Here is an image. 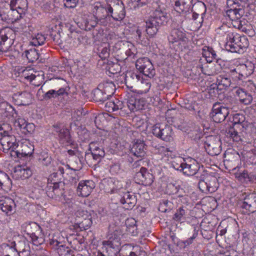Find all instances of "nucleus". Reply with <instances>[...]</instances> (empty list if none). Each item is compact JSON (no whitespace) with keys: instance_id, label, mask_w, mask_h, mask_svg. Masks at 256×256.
Masks as SVG:
<instances>
[{"instance_id":"49","label":"nucleus","mask_w":256,"mask_h":256,"mask_svg":"<svg viewBox=\"0 0 256 256\" xmlns=\"http://www.w3.org/2000/svg\"><path fill=\"white\" fill-rule=\"evenodd\" d=\"M106 69L112 74H116L120 72L121 66L118 62H114L112 61H108Z\"/></svg>"},{"instance_id":"63","label":"nucleus","mask_w":256,"mask_h":256,"mask_svg":"<svg viewBox=\"0 0 256 256\" xmlns=\"http://www.w3.org/2000/svg\"><path fill=\"white\" fill-rule=\"evenodd\" d=\"M27 122H26L24 118H18L16 120L15 124H17V126H18L20 129L22 130Z\"/></svg>"},{"instance_id":"60","label":"nucleus","mask_w":256,"mask_h":256,"mask_svg":"<svg viewBox=\"0 0 256 256\" xmlns=\"http://www.w3.org/2000/svg\"><path fill=\"white\" fill-rule=\"evenodd\" d=\"M50 244L53 247V248H56L58 251V248L60 247V245H64L62 242H60L57 239H54V238L50 240Z\"/></svg>"},{"instance_id":"16","label":"nucleus","mask_w":256,"mask_h":256,"mask_svg":"<svg viewBox=\"0 0 256 256\" xmlns=\"http://www.w3.org/2000/svg\"><path fill=\"white\" fill-rule=\"evenodd\" d=\"M182 161L178 166H174V168L182 172L184 174L187 176H193L196 175V176H198V174H201L198 172V166L194 161L190 160V163L186 162L184 160Z\"/></svg>"},{"instance_id":"38","label":"nucleus","mask_w":256,"mask_h":256,"mask_svg":"<svg viewBox=\"0 0 256 256\" xmlns=\"http://www.w3.org/2000/svg\"><path fill=\"white\" fill-rule=\"evenodd\" d=\"M59 140L60 142L63 144H66L67 145H72L73 144L74 142L72 139L71 136L70 132L68 128H64L58 134Z\"/></svg>"},{"instance_id":"11","label":"nucleus","mask_w":256,"mask_h":256,"mask_svg":"<svg viewBox=\"0 0 256 256\" xmlns=\"http://www.w3.org/2000/svg\"><path fill=\"white\" fill-rule=\"evenodd\" d=\"M221 144L222 142L219 138L210 136L206 141L204 147L210 155L215 156L220 153L222 151Z\"/></svg>"},{"instance_id":"22","label":"nucleus","mask_w":256,"mask_h":256,"mask_svg":"<svg viewBox=\"0 0 256 256\" xmlns=\"http://www.w3.org/2000/svg\"><path fill=\"white\" fill-rule=\"evenodd\" d=\"M104 190L107 193L114 194L118 193L119 194H122V186L120 185V182L118 180H114L112 179H108L104 180Z\"/></svg>"},{"instance_id":"42","label":"nucleus","mask_w":256,"mask_h":256,"mask_svg":"<svg viewBox=\"0 0 256 256\" xmlns=\"http://www.w3.org/2000/svg\"><path fill=\"white\" fill-rule=\"evenodd\" d=\"M65 93H66V89L63 88H60L58 90H51L44 94L43 98L45 100H48L52 98H56L64 95Z\"/></svg>"},{"instance_id":"37","label":"nucleus","mask_w":256,"mask_h":256,"mask_svg":"<svg viewBox=\"0 0 256 256\" xmlns=\"http://www.w3.org/2000/svg\"><path fill=\"white\" fill-rule=\"evenodd\" d=\"M104 92L108 95V96H111L116 90V86L114 83L112 81H106L98 84Z\"/></svg>"},{"instance_id":"14","label":"nucleus","mask_w":256,"mask_h":256,"mask_svg":"<svg viewBox=\"0 0 256 256\" xmlns=\"http://www.w3.org/2000/svg\"><path fill=\"white\" fill-rule=\"evenodd\" d=\"M136 182L146 186H150L154 182V176L150 173L147 168L141 167L138 172H136L134 176Z\"/></svg>"},{"instance_id":"3","label":"nucleus","mask_w":256,"mask_h":256,"mask_svg":"<svg viewBox=\"0 0 256 256\" xmlns=\"http://www.w3.org/2000/svg\"><path fill=\"white\" fill-rule=\"evenodd\" d=\"M195 178L198 179V188L202 192L212 194L215 192L219 186L218 180L214 176L204 173L198 174Z\"/></svg>"},{"instance_id":"6","label":"nucleus","mask_w":256,"mask_h":256,"mask_svg":"<svg viewBox=\"0 0 256 256\" xmlns=\"http://www.w3.org/2000/svg\"><path fill=\"white\" fill-rule=\"evenodd\" d=\"M14 31L10 28L4 27L0 29V50L7 52L11 48L12 42L14 39Z\"/></svg>"},{"instance_id":"5","label":"nucleus","mask_w":256,"mask_h":256,"mask_svg":"<svg viewBox=\"0 0 256 256\" xmlns=\"http://www.w3.org/2000/svg\"><path fill=\"white\" fill-rule=\"evenodd\" d=\"M152 131L154 136L164 141L170 142L173 140L174 132L170 125L156 124L152 126Z\"/></svg>"},{"instance_id":"21","label":"nucleus","mask_w":256,"mask_h":256,"mask_svg":"<svg viewBox=\"0 0 256 256\" xmlns=\"http://www.w3.org/2000/svg\"><path fill=\"white\" fill-rule=\"evenodd\" d=\"M120 198V202L121 204L124 205V208L127 210H131L135 206L136 202V196L134 194H131L128 192H124L122 190Z\"/></svg>"},{"instance_id":"15","label":"nucleus","mask_w":256,"mask_h":256,"mask_svg":"<svg viewBox=\"0 0 256 256\" xmlns=\"http://www.w3.org/2000/svg\"><path fill=\"white\" fill-rule=\"evenodd\" d=\"M92 12L94 18H110V14H112L113 9L111 5L108 4H102L96 2L94 4Z\"/></svg>"},{"instance_id":"52","label":"nucleus","mask_w":256,"mask_h":256,"mask_svg":"<svg viewBox=\"0 0 256 256\" xmlns=\"http://www.w3.org/2000/svg\"><path fill=\"white\" fill-rule=\"evenodd\" d=\"M38 160L40 164L48 166L51 163L52 158L48 152H42L39 156Z\"/></svg>"},{"instance_id":"13","label":"nucleus","mask_w":256,"mask_h":256,"mask_svg":"<svg viewBox=\"0 0 256 256\" xmlns=\"http://www.w3.org/2000/svg\"><path fill=\"white\" fill-rule=\"evenodd\" d=\"M240 200H242L240 207L253 213L256 211V194L253 193L246 194L243 193L242 194Z\"/></svg>"},{"instance_id":"19","label":"nucleus","mask_w":256,"mask_h":256,"mask_svg":"<svg viewBox=\"0 0 256 256\" xmlns=\"http://www.w3.org/2000/svg\"><path fill=\"white\" fill-rule=\"evenodd\" d=\"M15 206L14 200L11 198L3 196H0V209L7 216H10L15 212Z\"/></svg>"},{"instance_id":"1","label":"nucleus","mask_w":256,"mask_h":256,"mask_svg":"<svg viewBox=\"0 0 256 256\" xmlns=\"http://www.w3.org/2000/svg\"><path fill=\"white\" fill-rule=\"evenodd\" d=\"M138 3V6L147 4L154 12L146 22V31L150 37L155 36L160 28L166 25L169 20V16L164 10H162L154 0H134Z\"/></svg>"},{"instance_id":"2","label":"nucleus","mask_w":256,"mask_h":256,"mask_svg":"<svg viewBox=\"0 0 256 256\" xmlns=\"http://www.w3.org/2000/svg\"><path fill=\"white\" fill-rule=\"evenodd\" d=\"M245 117L240 114L233 116L232 126L226 130L225 135L232 142H242L244 141L246 128L244 126Z\"/></svg>"},{"instance_id":"17","label":"nucleus","mask_w":256,"mask_h":256,"mask_svg":"<svg viewBox=\"0 0 256 256\" xmlns=\"http://www.w3.org/2000/svg\"><path fill=\"white\" fill-rule=\"evenodd\" d=\"M122 236V232L118 227H116L113 232L108 234L107 240L102 242L103 244H108L120 248L121 246V238Z\"/></svg>"},{"instance_id":"33","label":"nucleus","mask_w":256,"mask_h":256,"mask_svg":"<svg viewBox=\"0 0 256 256\" xmlns=\"http://www.w3.org/2000/svg\"><path fill=\"white\" fill-rule=\"evenodd\" d=\"M202 50L203 56L206 58L208 62L210 63L212 61V60L214 59L216 60V62L218 63L221 60L213 48L209 46H204Z\"/></svg>"},{"instance_id":"27","label":"nucleus","mask_w":256,"mask_h":256,"mask_svg":"<svg viewBox=\"0 0 256 256\" xmlns=\"http://www.w3.org/2000/svg\"><path fill=\"white\" fill-rule=\"evenodd\" d=\"M254 69V66L251 63H248V64H243L240 65L237 67L236 68L234 69V71L238 74V78L242 80L243 78H245L248 75L250 74L253 72Z\"/></svg>"},{"instance_id":"54","label":"nucleus","mask_w":256,"mask_h":256,"mask_svg":"<svg viewBox=\"0 0 256 256\" xmlns=\"http://www.w3.org/2000/svg\"><path fill=\"white\" fill-rule=\"evenodd\" d=\"M198 230L196 229V227L194 228V229L192 231V236H190L188 239L182 241V243L184 244V246H187L192 244L195 239L198 236Z\"/></svg>"},{"instance_id":"18","label":"nucleus","mask_w":256,"mask_h":256,"mask_svg":"<svg viewBox=\"0 0 256 256\" xmlns=\"http://www.w3.org/2000/svg\"><path fill=\"white\" fill-rule=\"evenodd\" d=\"M12 100L15 104L18 106H28L32 102V94L27 92H18L12 96Z\"/></svg>"},{"instance_id":"36","label":"nucleus","mask_w":256,"mask_h":256,"mask_svg":"<svg viewBox=\"0 0 256 256\" xmlns=\"http://www.w3.org/2000/svg\"><path fill=\"white\" fill-rule=\"evenodd\" d=\"M232 38V42L238 46L240 50L248 47V40L246 36H241L236 34L235 35L233 34Z\"/></svg>"},{"instance_id":"47","label":"nucleus","mask_w":256,"mask_h":256,"mask_svg":"<svg viewBox=\"0 0 256 256\" xmlns=\"http://www.w3.org/2000/svg\"><path fill=\"white\" fill-rule=\"evenodd\" d=\"M24 53L29 62H34L37 60L39 58V54L36 48L26 50Z\"/></svg>"},{"instance_id":"30","label":"nucleus","mask_w":256,"mask_h":256,"mask_svg":"<svg viewBox=\"0 0 256 256\" xmlns=\"http://www.w3.org/2000/svg\"><path fill=\"white\" fill-rule=\"evenodd\" d=\"M102 250V252L98 251L96 256H117L120 251H122L118 248L108 244H103Z\"/></svg>"},{"instance_id":"64","label":"nucleus","mask_w":256,"mask_h":256,"mask_svg":"<svg viewBox=\"0 0 256 256\" xmlns=\"http://www.w3.org/2000/svg\"><path fill=\"white\" fill-rule=\"evenodd\" d=\"M11 140L16 141L14 136H4V138H1L0 142L2 145H6V143L8 142L9 141H11Z\"/></svg>"},{"instance_id":"24","label":"nucleus","mask_w":256,"mask_h":256,"mask_svg":"<svg viewBox=\"0 0 256 256\" xmlns=\"http://www.w3.org/2000/svg\"><path fill=\"white\" fill-rule=\"evenodd\" d=\"M32 174L30 168L27 166H18L15 168L13 177L16 179L24 180L28 178Z\"/></svg>"},{"instance_id":"10","label":"nucleus","mask_w":256,"mask_h":256,"mask_svg":"<svg viewBox=\"0 0 256 256\" xmlns=\"http://www.w3.org/2000/svg\"><path fill=\"white\" fill-rule=\"evenodd\" d=\"M230 84L229 78L220 76L217 78L216 83H213L208 88V93L212 96H216L219 94V92H221L229 87Z\"/></svg>"},{"instance_id":"61","label":"nucleus","mask_w":256,"mask_h":256,"mask_svg":"<svg viewBox=\"0 0 256 256\" xmlns=\"http://www.w3.org/2000/svg\"><path fill=\"white\" fill-rule=\"evenodd\" d=\"M34 128L35 126L33 124L27 122L22 129L24 130L23 132L26 134L27 133H31L34 130Z\"/></svg>"},{"instance_id":"20","label":"nucleus","mask_w":256,"mask_h":256,"mask_svg":"<svg viewBox=\"0 0 256 256\" xmlns=\"http://www.w3.org/2000/svg\"><path fill=\"white\" fill-rule=\"evenodd\" d=\"M95 186V183L92 180H82L79 182L77 188L78 194L83 197H86L90 195Z\"/></svg>"},{"instance_id":"29","label":"nucleus","mask_w":256,"mask_h":256,"mask_svg":"<svg viewBox=\"0 0 256 256\" xmlns=\"http://www.w3.org/2000/svg\"><path fill=\"white\" fill-rule=\"evenodd\" d=\"M186 38V34L184 29L182 28H174L171 30L170 36L168 38V40L170 42L174 43L178 40L185 42Z\"/></svg>"},{"instance_id":"8","label":"nucleus","mask_w":256,"mask_h":256,"mask_svg":"<svg viewBox=\"0 0 256 256\" xmlns=\"http://www.w3.org/2000/svg\"><path fill=\"white\" fill-rule=\"evenodd\" d=\"M136 68L145 76L151 78L155 74V70L150 59L148 58H138L136 62Z\"/></svg>"},{"instance_id":"25","label":"nucleus","mask_w":256,"mask_h":256,"mask_svg":"<svg viewBox=\"0 0 256 256\" xmlns=\"http://www.w3.org/2000/svg\"><path fill=\"white\" fill-rule=\"evenodd\" d=\"M144 141L137 140L130 149V152L137 158H142L146 154V148Z\"/></svg>"},{"instance_id":"41","label":"nucleus","mask_w":256,"mask_h":256,"mask_svg":"<svg viewBox=\"0 0 256 256\" xmlns=\"http://www.w3.org/2000/svg\"><path fill=\"white\" fill-rule=\"evenodd\" d=\"M105 108L107 112H114L122 110L123 108V103L118 100H116V102L109 101L106 104Z\"/></svg>"},{"instance_id":"45","label":"nucleus","mask_w":256,"mask_h":256,"mask_svg":"<svg viewBox=\"0 0 256 256\" xmlns=\"http://www.w3.org/2000/svg\"><path fill=\"white\" fill-rule=\"evenodd\" d=\"M190 5L186 4L182 0H177L175 2L174 8L176 12L181 14L188 12Z\"/></svg>"},{"instance_id":"62","label":"nucleus","mask_w":256,"mask_h":256,"mask_svg":"<svg viewBox=\"0 0 256 256\" xmlns=\"http://www.w3.org/2000/svg\"><path fill=\"white\" fill-rule=\"evenodd\" d=\"M240 180L244 181H250L251 178L247 170H244L242 172L239 174L238 176Z\"/></svg>"},{"instance_id":"39","label":"nucleus","mask_w":256,"mask_h":256,"mask_svg":"<svg viewBox=\"0 0 256 256\" xmlns=\"http://www.w3.org/2000/svg\"><path fill=\"white\" fill-rule=\"evenodd\" d=\"M92 94L94 100L98 102H104L109 98L108 95L98 86L93 90Z\"/></svg>"},{"instance_id":"59","label":"nucleus","mask_w":256,"mask_h":256,"mask_svg":"<svg viewBox=\"0 0 256 256\" xmlns=\"http://www.w3.org/2000/svg\"><path fill=\"white\" fill-rule=\"evenodd\" d=\"M6 145H2L4 149H6L7 150H10V154L12 152H14L15 150V148L17 146L18 143H16V141L12 140L9 141L8 142L6 143Z\"/></svg>"},{"instance_id":"58","label":"nucleus","mask_w":256,"mask_h":256,"mask_svg":"<svg viewBox=\"0 0 256 256\" xmlns=\"http://www.w3.org/2000/svg\"><path fill=\"white\" fill-rule=\"evenodd\" d=\"M166 207L164 210H162V212H170L174 208V204L172 202L168 200H163L162 203L160 204V208Z\"/></svg>"},{"instance_id":"28","label":"nucleus","mask_w":256,"mask_h":256,"mask_svg":"<svg viewBox=\"0 0 256 256\" xmlns=\"http://www.w3.org/2000/svg\"><path fill=\"white\" fill-rule=\"evenodd\" d=\"M113 12L110 14V18H112L116 20H121L125 16V8L122 2H118L112 7Z\"/></svg>"},{"instance_id":"7","label":"nucleus","mask_w":256,"mask_h":256,"mask_svg":"<svg viewBox=\"0 0 256 256\" xmlns=\"http://www.w3.org/2000/svg\"><path fill=\"white\" fill-rule=\"evenodd\" d=\"M230 109H232L230 105L224 106H222L220 103H215L210 113V116L215 122H222L229 114Z\"/></svg>"},{"instance_id":"46","label":"nucleus","mask_w":256,"mask_h":256,"mask_svg":"<svg viewBox=\"0 0 256 256\" xmlns=\"http://www.w3.org/2000/svg\"><path fill=\"white\" fill-rule=\"evenodd\" d=\"M58 253L60 256H75L74 251L66 244L60 246L58 248Z\"/></svg>"},{"instance_id":"32","label":"nucleus","mask_w":256,"mask_h":256,"mask_svg":"<svg viewBox=\"0 0 256 256\" xmlns=\"http://www.w3.org/2000/svg\"><path fill=\"white\" fill-rule=\"evenodd\" d=\"M0 112L5 116L16 117L17 112L15 109L8 102H3L0 103Z\"/></svg>"},{"instance_id":"55","label":"nucleus","mask_w":256,"mask_h":256,"mask_svg":"<svg viewBox=\"0 0 256 256\" xmlns=\"http://www.w3.org/2000/svg\"><path fill=\"white\" fill-rule=\"evenodd\" d=\"M150 86L151 84L148 80H144L142 77V80H140V84H138V86L141 88L142 92L144 93L147 92L149 90Z\"/></svg>"},{"instance_id":"4","label":"nucleus","mask_w":256,"mask_h":256,"mask_svg":"<svg viewBox=\"0 0 256 256\" xmlns=\"http://www.w3.org/2000/svg\"><path fill=\"white\" fill-rule=\"evenodd\" d=\"M60 176L58 172H56L51 175V182H48L46 187V194L50 198H65V184L62 181H58L57 178Z\"/></svg>"},{"instance_id":"51","label":"nucleus","mask_w":256,"mask_h":256,"mask_svg":"<svg viewBox=\"0 0 256 256\" xmlns=\"http://www.w3.org/2000/svg\"><path fill=\"white\" fill-rule=\"evenodd\" d=\"M99 56L105 60L110 56V50L108 44H105V46H99L98 48Z\"/></svg>"},{"instance_id":"35","label":"nucleus","mask_w":256,"mask_h":256,"mask_svg":"<svg viewBox=\"0 0 256 256\" xmlns=\"http://www.w3.org/2000/svg\"><path fill=\"white\" fill-rule=\"evenodd\" d=\"M0 16L2 21L6 22H13L21 18L19 17V14L15 9L10 10L7 14L5 13L1 14Z\"/></svg>"},{"instance_id":"53","label":"nucleus","mask_w":256,"mask_h":256,"mask_svg":"<svg viewBox=\"0 0 256 256\" xmlns=\"http://www.w3.org/2000/svg\"><path fill=\"white\" fill-rule=\"evenodd\" d=\"M186 214V210L184 209V207H180L174 214L173 217V220L181 222L185 220L184 216Z\"/></svg>"},{"instance_id":"44","label":"nucleus","mask_w":256,"mask_h":256,"mask_svg":"<svg viewBox=\"0 0 256 256\" xmlns=\"http://www.w3.org/2000/svg\"><path fill=\"white\" fill-rule=\"evenodd\" d=\"M232 35L233 33H229L228 34L227 38H228L229 40L228 41L226 44V49L232 52H240V48L234 42H232Z\"/></svg>"},{"instance_id":"56","label":"nucleus","mask_w":256,"mask_h":256,"mask_svg":"<svg viewBox=\"0 0 256 256\" xmlns=\"http://www.w3.org/2000/svg\"><path fill=\"white\" fill-rule=\"evenodd\" d=\"M180 186L173 183H169L166 186V192L168 194H174L177 193Z\"/></svg>"},{"instance_id":"26","label":"nucleus","mask_w":256,"mask_h":256,"mask_svg":"<svg viewBox=\"0 0 256 256\" xmlns=\"http://www.w3.org/2000/svg\"><path fill=\"white\" fill-rule=\"evenodd\" d=\"M232 8L228 10L226 13L232 20H239L244 14V10L240 8L238 2H233Z\"/></svg>"},{"instance_id":"57","label":"nucleus","mask_w":256,"mask_h":256,"mask_svg":"<svg viewBox=\"0 0 256 256\" xmlns=\"http://www.w3.org/2000/svg\"><path fill=\"white\" fill-rule=\"evenodd\" d=\"M12 130L11 126L8 124H4L0 126V135L4 136H10V131Z\"/></svg>"},{"instance_id":"12","label":"nucleus","mask_w":256,"mask_h":256,"mask_svg":"<svg viewBox=\"0 0 256 256\" xmlns=\"http://www.w3.org/2000/svg\"><path fill=\"white\" fill-rule=\"evenodd\" d=\"M24 230L30 236L34 244L38 245L42 242V239L40 237L41 235V228L36 223L31 222L26 224Z\"/></svg>"},{"instance_id":"48","label":"nucleus","mask_w":256,"mask_h":256,"mask_svg":"<svg viewBox=\"0 0 256 256\" xmlns=\"http://www.w3.org/2000/svg\"><path fill=\"white\" fill-rule=\"evenodd\" d=\"M188 134L189 136L196 142H198L204 135L198 126H195L194 130H190V132H188Z\"/></svg>"},{"instance_id":"43","label":"nucleus","mask_w":256,"mask_h":256,"mask_svg":"<svg viewBox=\"0 0 256 256\" xmlns=\"http://www.w3.org/2000/svg\"><path fill=\"white\" fill-rule=\"evenodd\" d=\"M126 232L132 236H136L138 234V228L136 220L133 218H128L126 220Z\"/></svg>"},{"instance_id":"40","label":"nucleus","mask_w":256,"mask_h":256,"mask_svg":"<svg viewBox=\"0 0 256 256\" xmlns=\"http://www.w3.org/2000/svg\"><path fill=\"white\" fill-rule=\"evenodd\" d=\"M206 11L205 4L202 1L198 0L192 6V12L196 14H200L202 18L204 16Z\"/></svg>"},{"instance_id":"50","label":"nucleus","mask_w":256,"mask_h":256,"mask_svg":"<svg viewBox=\"0 0 256 256\" xmlns=\"http://www.w3.org/2000/svg\"><path fill=\"white\" fill-rule=\"evenodd\" d=\"M92 223V216L86 215V217L84 218L83 220L80 222L78 224V226L80 230H86L90 228Z\"/></svg>"},{"instance_id":"9","label":"nucleus","mask_w":256,"mask_h":256,"mask_svg":"<svg viewBox=\"0 0 256 256\" xmlns=\"http://www.w3.org/2000/svg\"><path fill=\"white\" fill-rule=\"evenodd\" d=\"M14 152L11 153V156L18 158H28L33 153L34 146L28 142H20L17 144Z\"/></svg>"},{"instance_id":"23","label":"nucleus","mask_w":256,"mask_h":256,"mask_svg":"<svg viewBox=\"0 0 256 256\" xmlns=\"http://www.w3.org/2000/svg\"><path fill=\"white\" fill-rule=\"evenodd\" d=\"M141 74L132 72H127L125 76V83L129 88H132L140 84L142 80Z\"/></svg>"},{"instance_id":"31","label":"nucleus","mask_w":256,"mask_h":256,"mask_svg":"<svg viewBox=\"0 0 256 256\" xmlns=\"http://www.w3.org/2000/svg\"><path fill=\"white\" fill-rule=\"evenodd\" d=\"M90 150L93 158L98 162H100L105 156V152L103 148H100L96 144L91 142L90 144Z\"/></svg>"},{"instance_id":"34","label":"nucleus","mask_w":256,"mask_h":256,"mask_svg":"<svg viewBox=\"0 0 256 256\" xmlns=\"http://www.w3.org/2000/svg\"><path fill=\"white\" fill-rule=\"evenodd\" d=\"M236 95L239 98L240 101L244 104H249L252 100L250 94L248 93L244 89L238 88L236 92Z\"/></svg>"}]
</instances>
